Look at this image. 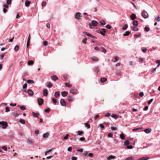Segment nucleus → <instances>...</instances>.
Listing matches in <instances>:
<instances>
[{
  "label": "nucleus",
  "mask_w": 160,
  "mask_h": 160,
  "mask_svg": "<svg viewBox=\"0 0 160 160\" xmlns=\"http://www.w3.org/2000/svg\"><path fill=\"white\" fill-rule=\"evenodd\" d=\"M98 24V22L95 20H92L91 22V23L89 24L90 28L92 29L94 27L97 26Z\"/></svg>",
  "instance_id": "obj_1"
},
{
  "label": "nucleus",
  "mask_w": 160,
  "mask_h": 160,
  "mask_svg": "<svg viewBox=\"0 0 160 160\" xmlns=\"http://www.w3.org/2000/svg\"><path fill=\"white\" fill-rule=\"evenodd\" d=\"M142 16L144 18L146 19L148 18V14L147 12L145 10H143L141 13Z\"/></svg>",
  "instance_id": "obj_2"
},
{
  "label": "nucleus",
  "mask_w": 160,
  "mask_h": 160,
  "mask_svg": "<svg viewBox=\"0 0 160 160\" xmlns=\"http://www.w3.org/2000/svg\"><path fill=\"white\" fill-rule=\"evenodd\" d=\"M0 123L2 127V128L3 129L7 127L8 126V123L5 121H1L0 122Z\"/></svg>",
  "instance_id": "obj_3"
},
{
  "label": "nucleus",
  "mask_w": 160,
  "mask_h": 160,
  "mask_svg": "<svg viewBox=\"0 0 160 160\" xmlns=\"http://www.w3.org/2000/svg\"><path fill=\"white\" fill-rule=\"evenodd\" d=\"M38 102L39 105L41 106L43 103V99L41 98L38 99Z\"/></svg>",
  "instance_id": "obj_4"
},
{
  "label": "nucleus",
  "mask_w": 160,
  "mask_h": 160,
  "mask_svg": "<svg viewBox=\"0 0 160 160\" xmlns=\"http://www.w3.org/2000/svg\"><path fill=\"white\" fill-rule=\"evenodd\" d=\"M60 103L63 106H65L66 105V102L63 99H61L60 100Z\"/></svg>",
  "instance_id": "obj_5"
},
{
  "label": "nucleus",
  "mask_w": 160,
  "mask_h": 160,
  "mask_svg": "<svg viewBox=\"0 0 160 160\" xmlns=\"http://www.w3.org/2000/svg\"><path fill=\"white\" fill-rule=\"evenodd\" d=\"M83 33L86 34L87 36L88 37L90 38H92L93 36V35L86 32H83Z\"/></svg>",
  "instance_id": "obj_6"
},
{
  "label": "nucleus",
  "mask_w": 160,
  "mask_h": 160,
  "mask_svg": "<svg viewBox=\"0 0 160 160\" xmlns=\"http://www.w3.org/2000/svg\"><path fill=\"white\" fill-rule=\"evenodd\" d=\"M78 90L77 89H71L70 92L71 93L73 94H77Z\"/></svg>",
  "instance_id": "obj_7"
},
{
  "label": "nucleus",
  "mask_w": 160,
  "mask_h": 160,
  "mask_svg": "<svg viewBox=\"0 0 160 160\" xmlns=\"http://www.w3.org/2000/svg\"><path fill=\"white\" fill-rule=\"evenodd\" d=\"M143 131L145 132L146 133L148 134L151 132L152 129L151 128H148L143 130Z\"/></svg>",
  "instance_id": "obj_8"
},
{
  "label": "nucleus",
  "mask_w": 160,
  "mask_h": 160,
  "mask_svg": "<svg viewBox=\"0 0 160 160\" xmlns=\"http://www.w3.org/2000/svg\"><path fill=\"white\" fill-rule=\"evenodd\" d=\"M80 14H81V13L79 12L77 13L75 15V18L77 19H80V17H82Z\"/></svg>",
  "instance_id": "obj_9"
},
{
  "label": "nucleus",
  "mask_w": 160,
  "mask_h": 160,
  "mask_svg": "<svg viewBox=\"0 0 160 160\" xmlns=\"http://www.w3.org/2000/svg\"><path fill=\"white\" fill-rule=\"evenodd\" d=\"M68 93L67 92L65 91L61 92V95L63 97H65L67 96Z\"/></svg>",
  "instance_id": "obj_10"
},
{
  "label": "nucleus",
  "mask_w": 160,
  "mask_h": 160,
  "mask_svg": "<svg viewBox=\"0 0 160 160\" xmlns=\"http://www.w3.org/2000/svg\"><path fill=\"white\" fill-rule=\"evenodd\" d=\"M122 73L121 71L119 70H117L115 72V74L119 76H121L122 75Z\"/></svg>",
  "instance_id": "obj_11"
},
{
  "label": "nucleus",
  "mask_w": 160,
  "mask_h": 160,
  "mask_svg": "<svg viewBox=\"0 0 160 160\" xmlns=\"http://www.w3.org/2000/svg\"><path fill=\"white\" fill-rule=\"evenodd\" d=\"M130 18L132 20H133L136 18L137 16L135 14L133 13L130 16Z\"/></svg>",
  "instance_id": "obj_12"
},
{
  "label": "nucleus",
  "mask_w": 160,
  "mask_h": 160,
  "mask_svg": "<svg viewBox=\"0 0 160 160\" xmlns=\"http://www.w3.org/2000/svg\"><path fill=\"white\" fill-rule=\"evenodd\" d=\"M74 99V98L71 96H68L67 98V100L69 102L72 101Z\"/></svg>",
  "instance_id": "obj_13"
},
{
  "label": "nucleus",
  "mask_w": 160,
  "mask_h": 160,
  "mask_svg": "<svg viewBox=\"0 0 160 160\" xmlns=\"http://www.w3.org/2000/svg\"><path fill=\"white\" fill-rule=\"evenodd\" d=\"M28 93L29 96H32L33 95V91L31 89H29L28 91Z\"/></svg>",
  "instance_id": "obj_14"
},
{
  "label": "nucleus",
  "mask_w": 160,
  "mask_h": 160,
  "mask_svg": "<svg viewBox=\"0 0 160 160\" xmlns=\"http://www.w3.org/2000/svg\"><path fill=\"white\" fill-rule=\"evenodd\" d=\"M60 96V92L57 91L54 93V96L56 98H58Z\"/></svg>",
  "instance_id": "obj_15"
},
{
  "label": "nucleus",
  "mask_w": 160,
  "mask_h": 160,
  "mask_svg": "<svg viewBox=\"0 0 160 160\" xmlns=\"http://www.w3.org/2000/svg\"><path fill=\"white\" fill-rule=\"evenodd\" d=\"M49 134L48 132H46L43 134L42 137L45 138H47L49 136Z\"/></svg>",
  "instance_id": "obj_16"
},
{
  "label": "nucleus",
  "mask_w": 160,
  "mask_h": 160,
  "mask_svg": "<svg viewBox=\"0 0 160 160\" xmlns=\"http://www.w3.org/2000/svg\"><path fill=\"white\" fill-rule=\"evenodd\" d=\"M130 28L131 29L134 31H138V29L137 27H136L133 26H131Z\"/></svg>",
  "instance_id": "obj_17"
},
{
  "label": "nucleus",
  "mask_w": 160,
  "mask_h": 160,
  "mask_svg": "<svg viewBox=\"0 0 160 160\" xmlns=\"http://www.w3.org/2000/svg\"><path fill=\"white\" fill-rule=\"evenodd\" d=\"M43 94L44 96H47L48 95V90L46 89H45L43 90Z\"/></svg>",
  "instance_id": "obj_18"
},
{
  "label": "nucleus",
  "mask_w": 160,
  "mask_h": 160,
  "mask_svg": "<svg viewBox=\"0 0 160 160\" xmlns=\"http://www.w3.org/2000/svg\"><path fill=\"white\" fill-rule=\"evenodd\" d=\"M31 2L28 0H26L25 2V6L26 7H28L29 6Z\"/></svg>",
  "instance_id": "obj_19"
},
{
  "label": "nucleus",
  "mask_w": 160,
  "mask_h": 160,
  "mask_svg": "<svg viewBox=\"0 0 160 160\" xmlns=\"http://www.w3.org/2000/svg\"><path fill=\"white\" fill-rule=\"evenodd\" d=\"M99 69L98 67H96L94 68V71L96 73H98L99 72Z\"/></svg>",
  "instance_id": "obj_20"
},
{
  "label": "nucleus",
  "mask_w": 160,
  "mask_h": 160,
  "mask_svg": "<svg viewBox=\"0 0 160 160\" xmlns=\"http://www.w3.org/2000/svg\"><path fill=\"white\" fill-rule=\"evenodd\" d=\"M133 25L135 26H137L138 25V21L134 20L133 22Z\"/></svg>",
  "instance_id": "obj_21"
},
{
  "label": "nucleus",
  "mask_w": 160,
  "mask_h": 160,
  "mask_svg": "<svg viewBox=\"0 0 160 160\" xmlns=\"http://www.w3.org/2000/svg\"><path fill=\"white\" fill-rule=\"evenodd\" d=\"M51 78L52 80L55 81L57 80L58 78L56 75H54L51 77Z\"/></svg>",
  "instance_id": "obj_22"
},
{
  "label": "nucleus",
  "mask_w": 160,
  "mask_h": 160,
  "mask_svg": "<svg viewBox=\"0 0 160 160\" xmlns=\"http://www.w3.org/2000/svg\"><path fill=\"white\" fill-rule=\"evenodd\" d=\"M91 59H92L93 61L96 62H97L98 60V58L95 56L92 57L91 58Z\"/></svg>",
  "instance_id": "obj_23"
},
{
  "label": "nucleus",
  "mask_w": 160,
  "mask_h": 160,
  "mask_svg": "<svg viewBox=\"0 0 160 160\" xmlns=\"http://www.w3.org/2000/svg\"><path fill=\"white\" fill-rule=\"evenodd\" d=\"M107 80V79L104 78H102L100 79V81L101 82L103 83L106 82Z\"/></svg>",
  "instance_id": "obj_24"
},
{
  "label": "nucleus",
  "mask_w": 160,
  "mask_h": 160,
  "mask_svg": "<svg viewBox=\"0 0 160 160\" xmlns=\"http://www.w3.org/2000/svg\"><path fill=\"white\" fill-rule=\"evenodd\" d=\"M115 158V157L112 155H110L107 157V159L108 160H110L112 159H113Z\"/></svg>",
  "instance_id": "obj_25"
},
{
  "label": "nucleus",
  "mask_w": 160,
  "mask_h": 160,
  "mask_svg": "<svg viewBox=\"0 0 160 160\" xmlns=\"http://www.w3.org/2000/svg\"><path fill=\"white\" fill-rule=\"evenodd\" d=\"M149 158V157L146 158V157H143L139 158L138 160H147Z\"/></svg>",
  "instance_id": "obj_26"
},
{
  "label": "nucleus",
  "mask_w": 160,
  "mask_h": 160,
  "mask_svg": "<svg viewBox=\"0 0 160 160\" xmlns=\"http://www.w3.org/2000/svg\"><path fill=\"white\" fill-rule=\"evenodd\" d=\"M32 114L33 116L34 117L37 118H38V119L39 118H38V114H37V113H36L34 112H32Z\"/></svg>",
  "instance_id": "obj_27"
},
{
  "label": "nucleus",
  "mask_w": 160,
  "mask_h": 160,
  "mask_svg": "<svg viewBox=\"0 0 160 160\" xmlns=\"http://www.w3.org/2000/svg\"><path fill=\"white\" fill-rule=\"evenodd\" d=\"M130 144V142L128 140H127L125 141L124 142V145L125 146H128V145L129 144Z\"/></svg>",
  "instance_id": "obj_28"
},
{
  "label": "nucleus",
  "mask_w": 160,
  "mask_h": 160,
  "mask_svg": "<svg viewBox=\"0 0 160 160\" xmlns=\"http://www.w3.org/2000/svg\"><path fill=\"white\" fill-rule=\"evenodd\" d=\"M19 47L18 45H16L14 48V50L15 51H18L19 50Z\"/></svg>",
  "instance_id": "obj_29"
},
{
  "label": "nucleus",
  "mask_w": 160,
  "mask_h": 160,
  "mask_svg": "<svg viewBox=\"0 0 160 160\" xmlns=\"http://www.w3.org/2000/svg\"><path fill=\"white\" fill-rule=\"evenodd\" d=\"M28 64L29 65H32L34 64V62L32 60H29L28 62Z\"/></svg>",
  "instance_id": "obj_30"
},
{
  "label": "nucleus",
  "mask_w": 160,
  "mask_h": 160,
  "mask_svg": "<svg viewBox=\"0 0 160 160\" xmlns=\"http://www.w3.org/2000/svg\"><path fill=\"white\" fill-rule=\"evenodd\" d=\"M131 33L129 31H126L125 33L123 34V36H128L129 34Z\"/></svg>",
  "instance_id": "obj_31"
},
{
  "label": "nucleus",
  "mask_w": 160,
  "mask_h": 160,
  "mask_svg": "<svg viewBox=\"0 0 160 160\" xmlns=\"http://www.w3.org/2000/svg\"><path fill=\"white\" fill-rule=\"evenodd\" d=\"M128 28V25L127 24H125L122 27V30H126Z\"/></svg>",
  "instance_id": "obj_32"
},
{
  "label": "nucleus",
  "mask_w": 160,
  "mask_h": 160,
  "mask_svg": "<svg viewBox=\"0 0 160 160\" xmlns=\"http://www.w3.org/2000/svg\"><path fill=\"white\" fill-rule=\"evenodd\" d=\"M100 23L101 25L102 26H104V25H105L106 24V22H105V21H104V20H101L100 21Z\"/></svg>",
  "instance_id": "obj_33"
},
{
  "label": "nucleus",
  "mask_w": 160,
  "mask_h": 160,
  "mask_svg": "<svg viewBox=\"0 0 160 160\" xmlns=\"http://www.w3.org/2000/svg\"><path fill=\"white\" fill-rule=\"evenodd\" d=\"M141 36V34L140 33H139V34L138 35H137L136 34H134V37L136 38H140Z\"/></svg>",
  "instance_id": "obj_34"
},
{
  "label": "nucleus",
  "mask_w": 160,
  "mask_h": 160,
  "mask_svg": "<svg viewBox=\"0 0 160 160\" xmlns=\"http://www.w3.org/2000/svg\"><path fill=\"white\" fill-rule=\"evenodd\" d=\"M19 122L22 124H24L25 122V120L22 119H20Z\"/></svg>",
  "instance_id": "obj_35"
},
{
  "label": "nucleus",
  "mask_w": 160,
  "mask_h": 160,
  "mask_svg": "<svg viewBox=\"0 0 160 160\" xmlns=\"http://www.w3.org/2000/svg\"><path fill=\"white\" fill-rule=\"evenodd\" d=\"M105 33L106 32H103L101 31H100L99 32V33H100V34H101L103 36H105Z\"/></svg>",
  "instance_id": "obj_36"
},
{
  "label": "nucleus",
  "mask_w": 160,
  "mask_h": 160,
  "mask_svg": "<svg viewBox=\"0 0 160 160\" xmlns=\"http://www.w3.org/2000/svg\"><path fill=\"white\" fill-rule=\"evenodd\" d=\"M27 82L28 83H34V81L31 80H28Z\"/></svg>",
  "instance_id": "obj_37"
},
{
  "label": "nucleus",
  "mask_w": 160,
  "mask_h": 160,
  "mask_svg": "<svg viewBox=\"0 0 160 160\" xmlns=\"http://www.w3.org/2000/svg\"><path fill=\"white\" fill-rule=\"evenodd\" d=\"M125 160H134V157H129L127 158Z\"/></svg>",
  "instance_id": "obj_38"
},
{
  "label": "nucleus",
  "mask_w": 160,
  "mask_h": 160,
  "mask_svg": "<svg viewBox=\"0 0 160 160\" xmlns=\"http://www.w3.org/2000/svg\"><path fill=\"white\" fill-rule=\"evenodd\" d=\"M142 128V127H139V128H134V129H132V131H136L138 130L141 129Z\"/></svg>",
  "instance_id": "obj_39"
},
{
  "label": "nucleus",
  "mask_w": 160,
  "mask_h": 160,
  "mask_svg": "<svg viewBox=\"0 0 160 160\" xmlns=\"http://www.w3.org/2000/svg\"><path fill=\"white\" fill-rule=\"evenodd\" d=\"M5 112H8L10 111V109H9V108L8 106H7L5 108Z\"/></svg>",
  "instance_id": "obj_40"
},
{
  "label": "nucleus",
  "mask_w": 160,
  "mask_h": 160,
  "mask_svg": "<svg viewBox=\"0 0 160 160\" xmlns=\"http://www.w3.org/2000/svg\"><path fill=\"white\" fill-rule=\"evenodd\" d=\"M52 100L54 104H55L57 103V99H56L53 98H52Z\"/></svg>",
  "instance_id": "obj_41"
},
{
  "label": "nucleus",
  "mask_w": 160,
  "mask_h": 160,
  "mask_svg": "<svg viewBox=\"0 0 160 160\" xmlns=\"http://www.w3.org/2000/svg\"><path fill=\"white\" fill-rule=\"evenodd\" d=\"M44 111L46 113H49L50 112V109L49 108H47L44 110Z\"/></svg>",
  "instance_id": "obj_42"
},
{
  "label": "nucleus",
  "mask_w": 160,
  "mask_h": 160,
  "mask_svg": "<svg viewBox=\"0 0 160 160\" xmlns=\"http://www.w3.org/2000/svg\"><path fill=\"white\" fill-rule=\"evenodd\" d=\"M20 108L22 110H26V107L25 106H21L20 107Z\"/></svg>",
  "instance_id": "obj_43"
},
{
  "label": "nucleus",
  "mask_w": 160,
  "mask_h": 160,
  "mask_svg": "<svg viewBox=\"0 0 160 160\" xmlns=\"http://www.w3.org/2000/svg\"><path fill=\"white\" fill-rule=\"evenodd\" d=\"M119 59V58L118 57L116 56L114 58V62H117Z\"/></svg>",
  "instance_id": "obj_44"
},
{
  "label": "nucleus",
  "mask_w": 160,
  "mask_h": 160,
  "mask_svg": "<svg viewBox=\"0 0 160 160\" xmlns=\"http://www.w3.org/2000/svg\"><path fill=\"white\" fill-rule=\"evenodd\" d=\"M111 116L114 118H117V115L115 114H112L111 115Z\"/></svg>",
  "instance_id": "obj_45"
},
{
  "label": "nucleus",
  "mask_w": 160,
  "mask_h": 160,
  "mask_svg": "<svg viewBox=\"0 0 160 160\" xmlns=\"http://www.w3.org/2000/svg\"><path fill=\"white\" fill-rule=\"evenodd\" d=\"M144 29L147 32H148L150 30V28L148 27H146L144 28Z\"/></svg>",
  "instance_id": "obj_46"
},
{
  "label": "nucleus",
  "mask_w": 160,
  "mask_h": 160,
  "mask_svg": "<svg viewBox=\"0 0 160 160\" xmlns=\"http://www.w3.org/2000/svg\"><path fill=\"white\" fill-rule=\"evenodd\" d=\"M120 138L122 139H124L125 138V136L123 134H121L120 135Z\"/></svg>",
  "instance_id": "obj_47"
},
{
  "label": "nucleus",
  "mask_w": 160,
  "mask_h": 160,
  "mask_svg": "<svg viewBox=\"0 0 160 160\" xmlns=\"http://www.w3.org/2000/svg\"><path fill=\"white\" fill-rule=\"evenodd\" d=\"M43 44L44 46H47L48 44V42L47 41H44L43 42Z\"/></svg>",
  "instance_id": "obj_48"
},
{
  "label": "nucleus",
  "mask_w": 160,
  "mask_h": 160,
  "mask_svg": "<svg viewBox=\"0 0 160 160\" xmlns=\"http://www.w3.org/2000/svg\"><path fill=\"white\" fill-rule=\"evenodd\" d=\"M27 142L29 144H31L32 143V141L30 139H27Z\"/></svg>",
  "instance_id": "obj_49"
},
{
  "label": "nucleus",
  "mask_w": 160,
  "mask_h": 160,
  "mask_svg": "<svg viewBox=\"0 0 160 160\" xmlns=\"http://www.w3.org/2000/svg\"><path fill=\"white\" fill-rule=\"evenodd\" d=\"M52 150V149H50L45 152V155H46L48 153L51 152Z\"/></svg>",
  "instance_id": "obj_50"
},
{
  "label": "nucleus",
  "mask_w": 160,
  "mask_h": 160,
  "mask_svg": "<svg viewBox=\"0 0 160 160\" xmlns=\"http://www.w3.org/2000/svg\"><path fill=\"white\" fill-rule=\"evenodd\" d=\"M99 117V114H97L95 115L94 117V120H96Z\"/></svg>",
  "instance_id": "obj_51"
},
{
  "label": "nucleus",
  "mask_w": 160,
  "mask_h": 160,
  "mask_svg": "<svg viewBox=\"0 0 160 160\" xmlns=\"http://www.w3.org/2000/svg\"><path fill=\"white\" fill-rule=\"evenodd\" d=\"M46 5V3L45 1H43L42 3V7H44Z\"/></svg>",
  "instance_id": "obj_52"
},
{
  "label": "nucleus",
  "mask_w": 160,
  "mask_h": 160,
  "mask_svg": "<svg viewBox=\"0 0 160 160\" xmlns=\"http://www.w3.org/2000/svg\"><path fill=\"white\" fill-rule=\"evenodd\" d=\"M87 38H85L84 39H83L82 40V42L85 44L87 43Z\"/></svg>",
  "instance_id": "obj_53"
},
{
  "label": "nucleus",
  "mask_w": 160,
  "mask_h": 160,
  "mask_svg": "<svg viewBox=\"0 0 160 160\" xmlns=\"http://www.w3.org/2000/svg\"><path fill=\"white\" fill-rule=\"evenodd\" d=\"M52 87V85L49 82L48 83L47 85V87L48 88H51Z\"/></svg>",
  "instance_id": "obj_54"
},
{
  "label": "nucleus",
  "mask_w": 160,
  "mask_h": 160,
  "mask_svg": "<svg viewBox=\"0 0 160 160\" xmlns=\"http://www.w3.org/2000/svg\"><path fill=\"white\" fill-rule=\"evenodd\" d=\"M106 28L108 29H110L111 28V26L109 24L107 25L106 26Z\"/></svg>",
  "instance_id": "obj_55"
},
{
  "label": "nucleus",
  "mask_w": 160,
  "mask_h": 160,
  "mask_svg": "<svg viewBox=\"0 0 160 160\" xmlns=\"http://www.w3.org/2000/svg\"><path fill=\"white\" fill-rule=\"evenodd\" d=\"M98 126L101 128H103L104 127V125L102 124H99Z\"/></svg>",
  "instance_id": "obj_56"
},
{
  "label": "nucleus",
  "mask_w": 160,
  "mask_h": 160,
  "mask_svg": "<svg viewBox=\"0 0 160 160\" xmlns=\"http://www.w3.org/2000/svg\"><path fill=\"white\" fill-rule=\"evenodd\" d=\"M65 85L66 86L68 87H70L71 86V84L69 83H66Z\"/></svg>",
  "instance_id": "obj_57"
},
{
  "label": "nucleus",
  "mask_w": 160,
  "mask_h": 160,
  "mask_svg": "<svg viewBox=\"0 0 160 160\" xmlns=\"http://www.w3.org/2000/svg\"><path fill=\"white\" fill-rule=\"evenodd\" d=\"M6 2L8 5H10L11 3V0H7Z\"/></svg>",
  "instance_id": "obj_58"
},
{
  "label": "nucleus",
  "mask_w": 160,
  "mask_h": 160,
  "mask_svg": "<svg viewBox=\"0 0 160 160\" xmlns=\"http://www.w3.org/2000/svg\"><path fill=\"white\" fill-rule=\"evenodd\" d=\"M2 149L6 151L7 150V148L5 146H3L2 147Z\"/></svg>",
  "instance_id": "obj_59"
},
{
  "label": "nucleus",
  "mask_w": 160,
  "mask_h": 160,
  "mask_svg": "<svg viewBox=\"0 0 160 160\" xmlns=\"http://www.w3.org/2000/svg\"><path fill=\"white\" fill-rule=\"evenodd\" d=\"M139 60L140 62L142 63L143 61V58H139Z\"/></svg>",
  "instance_id": "obj_60"
},
{
  "label": "nucleus",
  "mask_w": 160,
  "mask_h": 160,
  "mask_svg": "<svg viewBox=\"0 0 160 160\" xmlns=\"http://www.w3.org/2000/svg\"><path fill=\"white\" fill-rule=\"evenodd\" d=\"M85 126L86 127H87V128H90V125L89 124H88L87 123L84 124Z\"/></svg>",
  "instance_id": "obj_61"
},
{
  "label": "nucleus",
  "mask_w": 160,
  "mask_h": 160,
  "mask_svg": "<svg viewBox=\"0 0 160 160\" xmlns=\"http://www.w3.org/2000/svg\"><path fill=\"white\" fill-rule=\"evenodd\" d=\"M153 98H152L150 100H149L148 102V104L150 105L153 101Z\"/></svg>",
  "instance_id": "obj_62"
},
{
  "label": "nucleus",
  "mask_w": 160,
  "mask_h": 160,
  "mask_svg": "<svg viewBox=\"0 0 160 160\" xmlns=\"http://www.w3.org/2000/svg\"><path fill=\"white\" fill-rule=\"evenodd\" d=\"M83 133V132L82 131H78V135H81Z\"/></svg>",
  "instance_id": "obj_63"
},
{
  "label": "nucleus",
  "mask_w": 160,
  "mask_h": 160,
  "mask_svg": "<svg viewBox=\"0 0 160 160\" xmlns=\"http://www.w3.org/2000/svg\"><path fill=\"white\" fill-rule=\"evenodd\" d=\"M83 155L85 156H86L87 155L88 153V152H87V151H84L83 152Z\"/></svg>",
  "instance_id": "obj_64"
}]
</instances>
